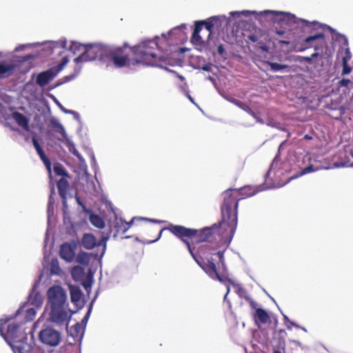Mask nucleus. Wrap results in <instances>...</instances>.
Returning <instances> with one entry per match:
<instances>
[{
  "instance_id": "obj_39",
  "label": "nucleus",
  "mask_w": 353,
  "mask_h": 353,
  "mask_svg": "<svg viewBox=\"0 0 353 353\" xmlns=\"http://www.w3.org/2000/svg\"><path fill=\"white\" fill-rule=\"evenodd\" d=\"M26 312H27V315L30 316L29 320H32L33 317L36 314V312H35V310L34 308H28L26 310Z\"/></svg>"
},
{
  "instance_id": "obj_24",
  "label": "nucleus",
  "mask_w": 353,
  "mask_h": 353,
  "mask_svg": "<svg viewBox=\"0 0 353 353\" xmlns=\"http://www.w3.org/2000/svg\"><path fill=\"white\" fill-rule=\"evenodd\" d=\"M266 63L270 66V70L273 72H277L290 68V66L286 64H280L270 61H267Z\"/></svg>"
},
{
  "instance_id": "obj_3",
  "label": "nucleus",
  "mask_w": 353,
  "mask_h": 353,
  "mask_svg": "<svg viewBox=\"0 0 353 353\" xmlns=\"http://www.w3.org/2000/svg\"><path fill=\"white\" fill-rule=\"evenodd\" d=\"M48 301L51 305L50 320L58 325L65 323L68 328L71 314H69L65 307L66 295L60 286H52L47 292Z\"/></svg>"
},
{
  "instance_id": "obj_4",
  "label": "nucleus",
  "mask_w": 353,
  "mask_h": 353,
  "mask_svg": "<svg viewBox=\"0 0 353 353\" xmlns=\"http://www.w3.org/2000/svg\"><path fill=\"white\" fill-rule=\"evenodd\" d=\"M265 14H271L273 15V18L276 22L281 24L286 25L290 27H296L299 24H301L304 28L307 29H311L312 30L318 29L319 28V23L316 21L310 22L305 19H301L296 17L293 14L284 12L265 10Z\"/></svg>"
},
{
  "instance_id": "obj_32",
  "label": "nucleus",
  "mask_w": 353,
  "mask_h": 353,
  "mask_svg": "<svg viewBox=\"0 0 353 353\" xmlns=\"http://www.w3.org/2000/svg\"><path fill=\"white\" fill-rule=\"evenodd\" d=\"M77 261L81 264H87L88 263V259L86 254H80L78 255Z\"/></svg>"
},
{
  "instance_id": "obj_8",
  "label": "nucleus",
  "mask_w": 353,
  "mask_h": 353,
  "mask_svg": "<svg viewBox=\"0 0 353 353\" xmlns=\"http://www.w3.org/2000/svg\"><path fill=\"white\" fill-rule=\"evenodd\" d=\"M39 339L43 344L50 346H57L61 340V333L52 327H48L40 331Z\"/></svg>"
},
{
  "instance_id": "obj_35",
  "label": "nucleus",
  "mask_w": 353,
  "mask_h": 353,
  "mask_svg": "<svg viewBox=\"0 0 353 353\" xmlns=\"http://www.w3.org/2000/svg\"><path fill=\"white\" fill-rule=\"evenodd\" d=\"M11 318H2L0 319V330L6 327V325L10 322Z\"/></svg>"
},
{
  "instance_id": "obj_29",
  "label": "nucleus",
  "mask_w": 353,
  "mask_h": 353,
  "mask_svg": "<svg viewBox=\"0 0 353 353\" xmlns=\"http://www.w3.org/2000/svg\"><path fill=\"white\" fill-rule=\"evenodd\" d=\"M315 170H316V169H315L312 165H310L303 168L299 174H297L296 176L292 177L290 179L297 178L298 176H301L303 174L314 172Z\"/></svg>"
},
{
  "instance_id": "obj_25",
  "label": "nucleus",
  "mask_w": 353,
  "mask_h": 353,
  "mask_svg": "<svg viewBox=\"0 0 353 353\" xmlns=\"http://www.w3.org/2000/svg\"><path fill=\"white\" fill-rule=\"evenodd\" d=\"M285 59L288 61H299V62H302L304 61L307 62V63H311L312 61L311 56L310 57H301V56L293 55V56L287 57L285 58Z\"/></svg>"
},
{
  "instance_id": "obj_58",
  "label": "nucleus",
  "mask_w": 353,
  "mask_h": 353,
  "mask_svg": "<svg viewBox=\"0 0 353 353\" xmlns=\"http://www.w3.org/2000/svg\"><path fill=\"white\" fill-rule=\"evenodd\" d=\"M188 98L190 99V100L191 101H192V97H191L190 95L188 96Z\"/></svg>"
},
{
  "instance_id": "obj_42",
  "label": "nucleus",
  "mask_w": 353,
  "mask_h": 353,
  "mask_svg": "<svg viewBox=\"0 0 353 353\" xmlns=\"http://www.w3.org/2000/svg\"><path fill=\"white\" fill-rule=\"evenodd\" d=\"M43 163L46 165L49 173L51 174V172H52L51 171V162H50V159L47 160V161H43Z\"/></svg>"
},
{
  "instance_id": "obj_22",
  "label": "nucleus",
  "mask_w": 353,
  "mask_h": 353,
  "mask_svg": "<svg viewBox=\"0 0 353 353\" xmlns=\"http://www.w3.org/2000/svg\"><path fill=\"white\" fill-rule=\"evenodd\" d=\"M90 223L98 228H103L105 227V222L103 219L97 214H91L90 216Z\"/></svg>"
},
{
  "instance_id": "obj_19",
  "label": "nucleus",
  "mask_w": 353,
  "mask_h": 353,
  "mask_svg": "<svg viewBox=\"0 0 353 353\" xmlns=\"http://www.w3.org/2000/svg\"><path fill=\"white\" fill-rule=\"evenodd\" d=\"M201 23H195L194 31L191 37V43L193 45H202L203 41L200 36V32L201 30Z\"/></svg>"
},
{
  "instance_id": "obj_13",
  "label": "nucleus",
  "mask_w": 353,
  "mask_h": 353,
  "mask_svg": "<svg viewBox=\"0 0 353 353\" xmlns=\"http://www.w3.org/2000/svg\"><path fill=\"white\" fill-rule=\"evenodd\" d=\"M59 255L65 261H72L75 256L74 247L69 243H63L60 248Z\"/></svg>"
},
{
  "instance_id": "obj_18",
  "label": "nucleus",
  "mask_w": 353,
  "mask_h": 353,
  "mask_svg": "<svg viewBox=\"0 0 353 353\" xmlns=\"http://www.w3.org/2000/svg\"><path fill=\"white\" fill-rule=\"evenodd\" d=\"M51 124L53 131L58 134L57 136V139L58 140L63 141L65 139H66V133L64 128L58 121L52 120L51 121Z\"/></svg>"
},
{
  "instance_id": "obj_6",
  "label": "nucleus",
  "mask_w": 353,
  "mask_h": 353,
  "mask_svg": "<svg viewBox=\"0 0 353 353\" xmlns=\"http://www.w3.org/2000/svg\"><path fill=\"white\" fill-rule=\"evenodd\" d=\"M107 46L101 44L85 46V50L74 59V62L79 63L90 61L97 59L106 58Z\"/></svg>"
},
{
  "instance_id": "obj_30",
  "label": "nucleus",
  "mask_w": 353,
  "mask_h": 353,
  "mask_svg": "<svg viewBox=\"0 0 353 353\" xmlns=\"http://www.w3.org/2000/svg\"><path fill=\"white\" fill-rule=\"evenodd\" d=\"M69 62V59L68 57H64L61 61L57 65V67L54 69L56 72L58 74L60 71H61L63 68L67 65V63Z\"/></svg>"
},
{
  "instance_id": "obj_14",
  "label": "nucleus",
  "mask_w": 353,
  "mask_h": 353,
  "mask_svg": "<svg viewBox=\"0 0 353 353\" xmlns=\"http://www.w3.org/2000/svg\"><path fill=\"white\" fill-rule=\"evenodd\" d=\"M196 23H201V29L203 28V26H205V28L208 32V37H210L213 31L214 27L216 26H221V20L218 17H211L208 18L207 20L204 21H196Z\"/></svg>"
},
{
  "instance_id": "obj_57",
  "label": "nucleus",
  "mask_w": 353,
  "mask_h": 353,
  "mask_svg": "<svg viewBox=\"0 0 353 353\" xmlns=\"http://www.w3.org/2000/svg\"><path fill=\"white\" fill-rule=\"evenodd\" d=\"M65 44H66V41H65L63 42V47H65Z\"/></svg>"
},
{
  "instance_id": "obj_37",
  "label": "nucleus",
  "mask_w": 353,
  "mask_h": 353,
  "mask_svg": "<svg viewBox=\"0 0 353 353\" xmlns=\"http://www.w3.org/2000/svg\"><path fill=\"white\" fill-rule=\"evenodd\" d=\"M37 152L43 162L47 161V160L49 159L48 157L46 155L45 152L43 149H41V150H39Z\"/></svg>"
},
{
  "instance_id": "obj_16",
  "label": "nucleus",
  "mask_w": 353,
  "mask_h": 353,
  "mask_svg": "<svg viewBox=\"0 0 353 353\" xmlns=\"http://www.w3.org/2000/svg\"><path fill=\"white\" fill-rule=\"evenodd\" d=\"M66 178L67 177H62L57 183L59 194L62 198L65 206L66 205L67 192L70 187L69 182Z\"/></svg>"
},
{
  "instance_id": "obj_20",
  "label": "nucleus",
  "mask_w": 353,
  "mask_h": 353,
  "mask_svg": "<svg viewBox=\"0 0 353 353\" xmlns=\"http://www.w3.org/2000/svg\"><path fill=\"white\" fill-rule=\"evenodd\" d=\"M15 69L14 64L6 65L0 63V79L7 78L11 76Z\"/></svg>"
},
{
  "instance_id": "obj_26",
  "label": "nucleus",
  "mask_w": 353,
  "mask_h": 353,
  "mask_svg": "<svg viewBox=\"0 0 353 353\" xmlns=\"http://www.w3.org/2000/svg\"><path fill=\"white\" fill-rule=\"evenodd\" d=\"M81 292L79 288H72L70 290V299L73 303H77L81 298Z\"/></svg>"
},
{
  "instance_id": "obj_34",
  "label": "nucleus",
  "mask_w": 353,
  "mask_h": 353,
  "mask_svg": "<svg viewBox=\"0 0 353 353\" xmlns=\"http://www.w3.org/2000/svg\"><path fill=\"white\" fill-rule=\"evenodd\" d=\"M32 144H33L37 152H38L39 150H41V149H42L41 146L40 145L38 140L37 139V138L35 137H33L32 138Z\"/></svg>"
},
{
  "instance_id": "obj_15",
  "label": "nucleus",
  "mask_w": 353,
  "mask_h": 353,
  "mask_svg": "<svg viewBox=\"0 0 353 353\" xmlns=\"http://www.w3.org/2000/svg\"><path fill=\"white\" fill-rule=\"evenodd\" d=\"M133 221V219L132 220ZM132 221L127 222L121 218H115L114 227L116 230L114 237L116 238L117 234H123L130 228Z\"/></svg>"
},
{
  "instance_id": "obj_48",
  "label": "nucleus",
  "mask_w": 353,
  "mask_h": 353,
  "mask_svg": "<svg viewBox=\"0 0 353 353\" xmlns=\"http://www.w3.org/2000/svg\"><path fill=\"white\" fill-rule=\"evenodd\" d=\"M74 75L66 76L65 78L66 79V81H70L74 78Z\"/></svg>"
},
{
  "instance_id": "obj_11",
  "label": "nucleus",
  "mask_w": 353,
  "mask_h": 353,
  "mask_svg": "<svg viewBox=\"0 0 353 353\" xmlns=\"http://www.w3.org/2000/svg\"><path fill=\"white\" fill-rule=\"evenodd\" d=\"M57 75V73L54 69L50 68L40 72L37 77L36 82L40 87H43L46 85L51 80H52Z\"/></svg>"
},
{
  "instance_id": "obj_12",
  "label": "nucleus",
  "mask_w": 353,
  "mask_h": 353,
  "mask_svg": "<svg viewBox=\"0 0 353 353\" xmlns=\"http://www.w3.org/2000/svg\"><path fill=\"white\" fill-rule=\"evenodd\" d=\"M318 39H325V34L323 32H319L313 35L307 37L303 40L301 47L296 49L298 52H303L306 49L314 47L315 50H318V47L313 46L312 42Z\"/></svg>"
},
{
  "instance_id": "obj_28",
  "label": "nucleus",
  "mask_w": 353,
  "mask_h": 353,
  "mask_svg": "<svg viewBox=\"0 0 353 353\" xmlns=\"http://www.w3.org/2000/svg\"><path fill=\"white\" fill-rule=\"evenodd\" d=\"M81 325L79 323H77L74 326L70 328L68 332L70 336H72L73 338H77L81 334Z\"/></svg>"
},
{
  "instance_id": "obj_47",
  "label": "nucleus",
  "mask_w": 353,
  "mask_h": 353,
  "mask_svg": "<svg viewBox=\"0 0 353 353\" xmlns=\"http://www.w3.org/2000/svg\"><path fill=\"white\" fill-rule=\"evenodd\" d=\"M319 56V54L317 52H315L314 53H313L312 55H311V58L312 59H315V58H317Z\"/></svg>"
},
{
  "instance_id": "obj_51",
  "label": "nucleus",
  "mask_w": 353,
  "mask_h": 353,
  "mask_svg": "<svg viewBox=\"0 0 353 353\" xmlns=\"http://www.w3.org/2000/svg\"><path fill=\"white\" fill-rule=\"evenodd\" d=\"M76 199H77V201L78 203H79V204H80V205H81L82 203H81V201H80L79 197V196H76Z\"/></svg>"
},
{
  "instance_id": "obj_54",
  "label": "nucleus",
  "mask_w": 353,
  "mask_h": 353,
  "mask_svg": "<svg viewBox=\"0 0 353 353\" xmlns=\"http://www.w3.org/2000/svg\"><path fill=\"white\" fill-rule=\"evenodd\" d=\"M273 353H282V352L279 350H274Z\"/></svg>"
},
{
  "instance_id": "obj_27",
  "label": "nucleus",
  "mask_w": 353,
  "mask_h": 353,
  "mask_svg": "<svg viewBox=\"0 0 353 353\" xmlns=\"http://www.w3.org/2000/svg\"><path fill=\"white\" fill-rule=\"evenodd\" d=\"M54 172L58 176L70 178L68 173L61 164H57L54 166Z\"/></svg>"
},
{
  "instance_id": "obj_52",
  "label": "nucleus",
  "mask_w": 353,
  "mask_h": 353,
  "mask_svg": "<svg viewBox=\"0 0 353 353\" xmlns=\"http://www.w3.org/2000/svg\"><path fill=\"white\" fill-rule=\"evenodd\" d=\"M305 139H312V137H310L309 135L306 134V135L305 136Z\"/></svg>"
},
{
  "instance_id": "obj_21",
  "label": "nucleus",
  "mask_w": 353,
  "mask_h": 353,
  "mask_svg": "<svg viewBox=\"0 0 353 353\" xmlns=\"http://www.w3.org/2000/svg\"><path fill=\"white\" fill-rule=\"evenodd\" d=\"M256 321H259L261 323L265 324L270 320L268 312L262 308H256L254 314Z\"/></svg>"
},
{
  "instance_id": "obj_50",
  "label": "nucleus",
  "mask_w": 353,
  "mask_h": 353,
  "mask_svg": "<svg viewBox=\"0 0 353 353\" xmlns=\"http://www.w3.org/2000/svg\"><path fill=\"white\" fill-rule=\"evenodd\" d=\"M230 290V286H228V288H227V292H226V294H225V295L224 296L225 299L226 298L227 295L229 294Z\"/></svg>"
},
{
  "instance_id": "obj_5",
  "label": "nucleus",
  "mask_w": 353,
  "mask_h": 353,
  "mask_svg": "<svg viewBox=\"0 0 353 353\" xmlns=\"http://www.w3.org/2000/svg\"><path fill=\"white\" fill-rule=\"evenodd\" d=\"M130 47L124 43L120 47H109L107 46L106 58L111 61L117 68H123L127 65L132 64L133 60H130L126 49Z\"/></svg>"
},
{
  "instance_id": "obj_17",
  "label": "nucleus",
  "mask_w": 353,
  "mask_h": 353,
  "mask_svg": "<svg viewBox=\"0 0 353 353\" xmlns=\"http://www.w3.org/2000/svg\"><path fill=\"white\" fill-rule=\"evenodd\" d=\"M12 118L15 121L17 125L21 127L26 131L30 130L29 119L19 112H14L12 114Z\"/></svg>"
},
{
  "instance_id": "obj_1",
  "label": "nucleus",
  "mask_w": 353,
  "mask_h": 353,
  "mask_svg": "<svg viewBox=\"0 0 353 353\" xmlns=\"http://www.w3.org/2000/svg\"><path fill=\"white\" fill-rule=\"evenodd\" d=\"M222 195L221 221L201 230L170 224L160 230L156 240L160 239L163 230H168L185 244L195 262L210 278L224 283L228 281V279L227 276L221 275L218 268L220 265H224L225 250H221L218 244H212L207 241L214 231L222 227L225 230H230L231 237L233 236L237 225L238 203L241 199L252 196L254 192H251L250 186H246L239 189L229 188L224 191Z\"/></svg>"
},
{
  "instance_id": "obj_33",
  "label": "nucleus",
  "mask_w": 353,
  "mask_h": 353,
  "mask_svg": "<svg viewBox=\"0 0 353 353\" xmlns=\"http://www.w3.org/2000/svg\"><path fill=\"white\" fill-rule=\"evenodd\" d=\"M342 75L348 74L352 72V68L348 65V63H342Z\"/></svg>"
},
{
  "instance_id": "obj_43",
  "label": "nucleus",
  "mask_w": 353,
  "mask_h": 353,
  "mask_svg": "<svg viewBox=\"0 0 353 353\" xmlns=\"http://www.w3.org/2000/svg\"><path fill=\"white\" fill-rule=\"evenodd\" d=\"M61 110L65 112V113H68V114H77V112H75L73 110H68V109H65V108H63V106H61Z\"/></svg>"
},
{
  "instance_id": "obj_44",
  "label": "nucleus",
  "mask_w": 353,
  "mask_h": 353,
  "mask_svg": "<svg viewBox=\"0 0 353 353\" xmlns=\"http://www.w3.org/2000/svg\"><path fill=\"white\" fill-rule=\"evenodd\" d=\"M248 300H249V302H250V304L251 307H253V308H256V307L257 305L256 303L254 301H253L252 299H250V298H248Z\"/></svg>"
},
{
  "instance_id": "obj_36",
  "label": "nucleus",
  "mask_w": 353,
  "mask_h": 353,
  "mask_svg": "<svg viewBox=\"0 0 353 353\" xmlns=\"http://www.w3.org/2000/svg\"><path fill=\"white\" fill-rule=\"evenodd\" d=\"M37 152L43 162L47 161V160L49 159L48 157L46 155L45 152L43 149H41V150H39Z\"/></svg>"
},
{
  "instance_id": "obj_9",
  "label": "nucleus",
  "mask_w": 353,
  "mask_h": 353,
  "mask_svg": "<svg viewBox=\"0 0 353 353\" xmlns=\"http://www.w3.org/2000/svg\"><path fill=\"white\" fill-rule=\"evenodd\" d=\"M19 323L8 322L6 327L0 330V335L10 346L13 347V343L19 341Z\"/></svg>"
},
{
  "instance_id": "obj_45",
  "label": "nucleus",
  "mask_w": 353,
  "mask_h": 353,
  "mask_svg": "<svg viewBox=\"0 0 353 353\" xmlns=\"http://www.w3.org/2000/svg\"><path fill=\"white\" fill-rule=\"evenodd\" d=\"M275 32L278 35H283L285 34V31L282 30H276Z\"/></svg>"
},
{
  "instance_id": "obj_46",
  "label": "nucleus",
  "mask_w": 353,
  "mask_h": 353,
  "mask_svg": "<svg viewBox=\"0 0 353 353\" xmlns=\"http://www.w3.org/2000/svg\"><path fill=\"white\" fill-rule=\"evenodd\" d=\"M279 43L280 44L288 45L290 44V41L288 40H279Z\"/></svg>"
},
{
  "instance_id": "obj_55",
  "label": "nucleus",
  "mask_w": 353,
  "mask_h": 353,
  "mask_svg": "<svg viewBox=\"0 0 353 353\" xmlns=\"http://www.w3.org/2000/svg\"><path fill=\"white\" fill-rule=\"evenodd\" d=\"M243 105H244L243 103H242L241 102H239V105L241 108H243Z\"/></svg>"
},
{
  "instance_id": "obj_31",
  "label": "nucleus",
  "mask_w": 353,
  "mask_h": 353,
  "mask_svg": "<svg viewBox=\"0 0 353 353\" xmlns=\"http://www.w3.org/2000/svg\"><path fill=\"white\" fill-rule=\"evenodd\" d=\"M352 58V54L349 48H346L345 50V54L342 58V63H348Z\"/></svg>"
},
{
  "instance_id": "obj_56",
  "label": "nucleus",
  "mask_w": 353,
  "mask_h": 353,
  "mask_svg": "<svg viewBox=\"0 0 353 353\" xmlns=\"http://www.w3.org/2000/svg\"><path fill=\"white\" fill-rule=\"evenodd\" d=\"M162 37L165 38V39H166V35L165 34H162Z\"/></svg>"
},
{
  "instance_id": "obj_10",
  "label": "nucleus",
  "mask_w": 353,
  "mask_h": 353,
  "mask_svg": "<svg viewBox=\"0 0 353 353\" xmlns=\"http://www.w3.org/2000/svg\"><path fill=\"white\" fill-rule=\"evenodd\" d=\"M108 239L109 236H103L99 241H97L94 234L90 233H85L83 235L81 243L82 246L87 250H91L94 247H98L103 245L102 254H103L106 247V241Z\"/></svg>"
},
{
  "instance_id": "obj_2",
  "label": "nucleus",
  "mask_w": 353,
  "mask_h": 353,
  "mask_svg": "<svg viewBox=\"0 0 353 353\" xmlns=\"http://www.w3.org/2000/svg\"><path fill=\"white\" fill-rule=\"evenodd\" d=\"M159 37L154 39L144 40L136 46L130 47V51L134 56L132 65L141 63L152 66H162L165 59L157 54V51H161L158 40Z\"/></svg>"
},
{
  "instance_id": "obj_41",
  "label": "nucleus",
  "mask_w": 353,
  "mask_h": 353,
  "mask_svg": "<svg viewBox=\"0 0 353 353\" xmlns=\"http://www.w3.org/2000/svg\"><path fill=\"white\" fill-rule=\"evenodd\" d=\"M217 52L219 54H221V55H223L225 52V50L223 45L220 44V45L218 46V47H217Z\"/></svg>"
},
{
  "instance_id": "obj_7",
  "label": "nucleus",
  "mask_w": 353,
  "mask_h": 353,
  "mask_svg": "<svg viewBox=\"0 0 353 353\" xmlns=\"http://www.w3.org/2000/svg\"><path fill=\"white\" fill-rule=\"evenodd\" d=\"M270 41L271 38L268 32L258 27H255L248 35L247 42L256 43L255 48L264 52H269L270 47L268 44Z\"/></svg>"
},
{
  "instance_id": "obj_49",
  "label": "nucleus",
  "mask_w": 353,
  "mask_h": 353,
  "mask_svg": "<svg viewBox=\"0 0 353 353\" xmlns=\"http://www.w3.org/2000/svg\"><path fill=\"white\" fill-rule=\"evenodd\" d=\"M202 69H203V70H205V71H210V67H209V66H207V65L203 66Z\"/></svg>"
},
{
  "instance_id": "obj_23",
  "label": "nucleus",
  "mask_w": 353,
  "mask_h": 353,
  "mask_svg": "<svg viewBox=\"0 0 353 353\" xmlns=\"http://www.w3.org/2000/svg\"><path fill=\"white\" fill-rule=\"evenodd\" d=\"M85 46L82 45L78 42L72 41L70 46V51H71L73 54H76L77 52H83L85 50Z\"/></svg>"
},
{
  "instance_id": "obj_38",
  "label": "nucleus",
  "mask_w": 353,
  "mask_h": 353,
  "mask_svg": "<svg viewBox=\"0 0 353 353\" xmlns=\"http://www.w3.org/2000/svg\"><path fill=\"white\" fill-rule=\"evenodd\" d=\"M37 152L43 162L47 161V160L49 159L48 157L46 155L45 152L43 149H41V150H39Z\"/></svg>"
},
{
  "instance_id": "obj_40",
  "label": "nucleus",
  "mask_w": 353,
  "mask_h": 353,
  "mask_svg": "<svg viewBox=\"0 0 353 353\" xmlns=\"http://www.w3.org/2000/svg\"><path fill=\"white\" fill-rule=\"evenodd\" d=\"M350 83V80L348 79H342L341 81H339V84L341 87H348L349 84Z\"/></svg>"
},
{
  "instance_id": "obj_59",
  "label": "nucleus",
  "mask_w": 353,
  "mask_h": 353,
  "mask_svg": "<svg viewBox=\"0 0 353 353\" xmlns=\"http://www.w3.org/2000/svg\"><path fill=\"white\" fill-rule=\"evenodd\" d=\"M351 155L353 157V151L351 152Z\"/></svg>"
},
{
  "instance_id": "obj_53",
  "label": "nucleus",
  "mask_w": 353,
  "mask_h": 353,
  "mask_svg": "<svg viewBox=\"0 0 353 353\" xmlns=\"http://www.w3.org/2000/svg\"><path fill=\"white\" fill-rule=\"evenodd\" d=\"M77 270H78V268H74V269L72 270V275H74V272H75Z\"/></svg>"
}]
</instances>
